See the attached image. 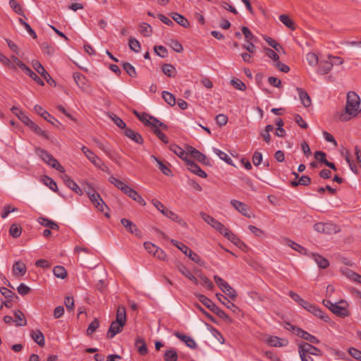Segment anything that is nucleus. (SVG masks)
Segmentation results:
<instances>
[{
    "label": "nucleus",
    "mask_w": 361,
    "mask_h": 361,
    "mask_svg": "<svg viewBox=\"0 0 361 361\" xmlns=\"http://www.w3.org/2000/svg\"><path fill=\"white\" fill-rule=\"evenodd\" d=\"M360 104L359 95L353 91L347 94L345 111L339 114V120L345 122L349 121L351 117H355L358 114Z\"/></svg>",
    "instance_id": "1"
},
{
    "label": "nucleus",
    "mask_w": 361,
    "mask_h": 361,
    "mask_svg": "<svg viewBox=\"0 0 361 361\" xmlns=\"http://www.w3.org/2000/svg\"><path fill=\"white\" fill-rule=\"evenodd\" d=\"M126 322V308L123 305H120L117 308L116 319L112 322L106 334L108 338H112L117 334L122 331Z\"/></svg>",
    "instance_id": "2"
},
{
    "label": "nucleus",
    "mask_w": 361,
    "mask_h": 361,
    "mask_svg": "<svg viewBox=\"0 0 361 361\" xmlns=\"http://www.w3.org/2000/svg\"><path fill=\"white\" fill-rule=\"evenodd\" d=\"M195 296L204 306L209 310L215 313L219 317L223 319L227 322H231V319L228 315L221 309L219 308L209 298L204 295L195 293Z\"/></svg>",
    "instance_id": "3"
},
{
    "label": "nucleus",
    "mask_w": 361,
    "mask_h": 361,
    "mask_svg": "<svg viewBox=\"0 0 361 361\" xmlns=\"http://www.w3.org/2000/svg\"><path fill=\"white\" fill-rule=\"evenodd\" d=\"M152 204L165 216L168 217L173 221L178 223L183 227H187V224L178 215L168 209L161 202L157 200H153Z\"/></svg>",
    "instance_id": "4"
},
{
    "label": "nucleus",
    "mask_w": 361,
    "mask_h": 361,
    "mask_svg": "<svg viewBox=\"0 0 361 361\" xmlns=\"http://www.w3.org/2000/svg\"><path fill=\"white\" fill-rule=\"evenodd\" d=\"M36 153L45 163L51 166L52 168L56 169L61 173L65 172L64 167L61 166L59 161L45 149L37 148Z\"/></svg>",
    "instance_id": "5"
},
{
    "label": "nucleus",
    "mask_w": 361,
    "mask_h": 361,
    "mask_svg": "<svg viewBox=\"0 0 361 361\" xmlns=\"http://www.w3.org/2000/svg\"><path fill=\"white\" fill-rule=\"evenodd\" d=\"M171 243L173 245H175L178 249H179L183 253H184L186 256H188L192 261L195 262L197 264L202 266L204 264V262L202 260L201 257L194 252L190 248L184 245L183 243H179L176 240H171Z\"/></svg>",
    "instance_id": "6"
},
{
    "label": "nucleus",
    "mask_w": 361,
    "mask_h": 361,
    "mask_svg": "<svg viewBox=\"0 0 361 361\" xmlns=\"http://www.w3.org/2000/svg\"><path fill=\"white\" fill-rule=\"evenodd\" d=\"M286 329L288 330L293 331V333H295L298 336L300 337L301 338H303L304 340L307 341L310 343H319V340L317 337L309 334L306 331L299 327L292 325L290 323L286 324Z\"/></svg>",
    "instance_id": "7"
},
{
    "label": "nucleus",
    "mask_w": 361,
    "mask_h": 361,
    "mask_svg": "<svg viewBox=\"0 0 361 361\" xmlns=\"http://www.w3.org/2000/svg\"><path fill=\"white\" fill-rule=\"evenodd\" d=\"M314 229L319 233L327 235L335 234L340 231L338 226L332 223H316L314 225Z\"/></svg>",
    "instance_id": "8"
},
{
    "label": "nucleus",
    "mask_w": 361,
    "mask_h": 361,
    "mask_svg": "<svg viewBox=\"0 0 361 361\" xmlns=\"http://www.w3.org/2000/svg\"><path fill=\"white\" fill-rule=\"evenodd\" d=\"M214 280L220 289L229 298L233 300L236 298V291L226 281L217 275L214 276Z\"/></svg>",
    "instance_id": "9"
},
{
    "label": "nucleus",
    "mask_w": 361,
    "mask_h": 361,
    "mask_svg": "<svg viewBox=\"0 0 361 361\" xmlns=\"http://www.w3.org/2000/svg\"><path fill=\"white\" fill-rule=\"evenodd\" d=\"M301 307L314 314L315 317H319L326 322H329L330 321L329 317L321 309L307 301H306V305H303Z\"/></svg>",
    "instance_id": "10"
},
{
    "label": "nucleus",
    "mask_w": 361,
    "mask_h": 361,
    "mask_svg": "<svg viewBox=\"0 0 361 361\" xmlns=\"http://www.w3.org/2000/svg\"><path fill=\"white\" fill-rule=\"evenodd\" d=\"M348 306L347 302L342 300L338 303L336 302L330 310L338 317L344 318L350 315Z\"/></svg>",
    "instance_id": "11"
},
{
    "label": "nucleus",
    "mask_w": 361,
    "mask_h": 361,
    "mask_svg": "<svg viewBox=\"0 0 361 361\" xmlns=\"http://www.w3.org/2000/svg\"><path fill=\"white\" fill-rule=\"evenodd\" d=\"M81 150L87 158V159L91 161L96 167L101 168V166H105V164L100 159V158L89 148L85 146H82L81 147Z\"/></svg>",
    "instance_id": "12"
},
{
    "label": "nucleus",
    "mask_w": 361,
    "mask_h": 361,
    "mask_svg": "<svg viewBox=\"0 0 361 361\" xmlns=\"http://www.w3.org/2000/svg\"><path fill=\"white\" fill-rule=\"evenodd\" d=\"M73 79L78 87L84 92L89 93L90 92V86L87 83V78L80 73H73Z\"/></svg>",
    "instance_id": "13"
},
{
    "label": "nucleus",
    "mask_w": 361,
    "mask_h": 361,
    "mask_svg": "<svg viewBox=\"0 0 361 361\" xmlns=\"http://www.w3.org/2000/svg\"><path fill=\"white\" fill-rule=\"evenodd\" d=\"M317 73L320 75H326L329 73L333 68L334 63L331 59H320L319 60Z\"/></svg>",
    "instance_id": "14"
},
{
    "label": "nucleus",
    "mask_w": 361,
    "mask_h": 361,
    "mask_svg": "<svg viewBox=\"0 0 361 361\" xmlns=\"http://www.w3.org/2000/svg\"><path fill=\"white\" fill-rule=\"evenodd\" d=\"M88 197L92 204L97 207L100 212H104V208H107V205L105 204L104 200L102 199L100 195L98 192L90 193L88 192Z\"/></svg>",
    "instance_id": "15"
},
{
    "label": "nucleus",
    "mask_w": 361,
    "mask_h": 361,
    "mask_svg": "<svg viewBox=\"0 0 361 361\" xmlns=\"http://www.w3.org/2000/svg\"><path fill=\"white\" fill-rule=\"evenodd\" d=\"M266 343L273 347H283L286 346L288 343V340L285 338H281L275 336H269L266 338Z\"/></svg>",
    "instance_id": "16"
},
{
    "label": "nucleus",
    "mask_w": 361,
    "mask_h": 361,
    "mask_svg": "<svg viewBox=\"0 0 361 361\" xmlns=\"http://www.w3.org/2000/svg\"><path fill=\"white\" fill-rule=\"evenodd\" d=\"M121 224L126 228V230L130 233L137 237H141L142 233L137 228V226L131 221L127 219H122L121 220Z\"/></svg>",
    "instance_id": "17"
},
{
    "label": "nucleus",
    "mask_w": 361,
    "mask_h": 361,
    "mask_svg": "<svg viewBox=\"0 0 361 361\" xmlns=\"http://www.w3.org/2000/svg\"><path fill=\"white\" fill-rule=\"evenodd\" d=\"M34 69L49 84L54 82L48 72L45 70L44 66L37 61L32 62Z\"/></svg>",
    "instance_id": "18"
},
{
    "label": "nucleus",
    "mask_w": 361,
    "mask_h": 361,
    "mask_svg": "<svg viewBox=\"0 0 361 361\" xmlns=\"http://www.w3.org/2000/svg\"><path fill=\"white\" fill-rule=\"evenodd\" d=\"M176 268L186 278L192 281L195 284L197 285L199 281L196 277H195L188 269L181 262H177L176 264Z\"/></svg>",
    "instance_id": "19"
},
{
    "label": "nucleus",
    "mask_w": 361,
    "mask_h": 361,
    "mask_svg": "<svg viewBox=\"0 0 361 361\" xmlns=\"http://www.w3.org/2000/svg\"><path fill=\"white\" fill-rule=\"evenodd\" d=\"M61 178L63 180L66 185H67L70 189H71L73 191H74L76 194H78L79 195H82L83 194L82 189L68 175H66V174L62 175Z\"/></svg>",
    "instance_id": "20"
},
{
    "label": "nucleus",
    "mask_w": 361,
    "mask_h": 361,
    "mask_svg": "<svg viewBox=\"0 0 361 361\" xmlns=\"http://www.w3.org/2000/svg\"><path fill=\"white\" fill-rule=\"evenodd\" d=\"M25 121L27 122V126L29 127V128L34 132L35 134H37L39 136L43 137L46 138L47 140H49V136L48 135L47 133L45 130H43L41 128H39L35 123H34L31 120H27L25 119Z\"/></svg>",
    "instance_id": "21"
},
{
    "label": "nucleus",
    "mask_w": 361,
    "mask_h": 361,
    "mask_svg": "<svg viewBox=\"0 0 361 361\" xmlns=\"http://www.w3.org/2000/svg\"><path fill=\"white\" fill-rule=\"evenodd\" d=\"M123 133L126 137H128L137 144L141 145L143 143V139L141 135L137 132H135V130H132L131 128H126L124 130Z\"/></svg>",
    "instance_id": "22"
},
{
    "label": "nucleus",
    "mask_w": 361,
    "mask_h": 361,
    "mask_svg": "<svg viewBox=\"0 0 361 361\" xmlns=\"http://www.w3.org/2000/svg\"><path fill=\"white\" fill-rule=\"evenodd\" d=\"M231 204L238 212L241 213L243 216L250 217V214H248V207L245 203L236 200H231Z\"/></svg>",
    "instance_id": "23"
},
{
    "label": "nucleus",
    "mask_w": 361,
    "mask_h": 361,
    "mask_svg": "<svg viewBox=\"0 0 361 361\" xmlns=\"http://www.w3.org/2000/svg\"><path fill=\"white\" fill-rule=\"evenodd\" d=\"M186 164H187L188 169L191 172H192L193 173L197 175L198 176H200L201 178H207V173L203 170H202L201 168L196 163H195L192 160L190 159L189 161H188V162Z\"/></svg>",
    "instance_id": "24"
},
{
    "label": "nucleus",
    "mask_w": 361,
    "mask_h": 361,
    "mask_svg": "<svg viewBox=\"0 0 361 361\" xmlns=\"http://www.w3.org/2000/svg\"><path fill=\"white\" fill-rule=\"evenodd\" d=\"M174 336H176L180 341H183L189 348L192 349H195L197 348V343L192 338L178 331L174 333Z\"/></svg>",
    "instance_id": "25"
},
{
    "label": "nucleus",
    "mask_w": 361,
    "mask_h": 361,
    "mask_svg": "<svg viewBox=\"0 0 361 361\" xmlns=\"http://www.w3.org/2000/svg\"><path fill=\"white\" fill-rule=\"evenodd\" d=\"M169 149L173 152L177 156H178L181 159L184 160L186 163L188 159V152H186L183 149L176 144H172L170 145Z\"/></svg>",
    "instance_id": "26"
},
{
    "label": "nucleus",
    "mask_w": 361,
    "mask_h": 361,
    "mask_svg": "<svg viewBox=\"0 0 361 361\" xmlns=\"http://www.w3.org/2000/svg\"><path fill=\"white\" fill-rule=\"evenodd\" d=\"M200 217L209 225L212 226L214 229H217L220 226L221 222L214 219L210 215L206 214L204 212H200Z\"/></svg>",
    "instance_id": "27"
},
{
    "label": "nucleus",
    "mask_w": 361,
    "mask_h": 361,
    "mask_svg": "<svg viewBox=\"0 0 361 361\" xmlns=\"http://www.w3.org/2000/svg\"><path fill=\"white\" fill-rule=\"evenodd\" d=\"M124 194L127 195L129 197L138 202L140 204L144 206L146 204L145 200L133 188L128 187L126 192Z\"/></svg>",
    "instance_id": "28"
},
{
    "label": "nucleus",
    "mask_w": 361,
    "mask_h": 361,
    "mask_svg": "<svg viewBox=\"0 0 361 361\" xmlns=\"http://www.w3.org/2000/svg\"><path fill=\"white\" fill-rule=\"evenodd\" d=\"M297 91L298 92V95L301 102L305 107H308L311 105L312 102L310 97L307 94V92L300 87H297Z\"/></svg>",
    "instance_id": "29"
},
{
    "label": "nucleus",
    "mask_w": 361,
    "mask_h": 361,
    "mask_svg": "<svg viewBox=\"0 0 361 361\" xmlns=\"http://www.w3.org/2000/svg\"><path fill=\"white\" fill-rule=\"evenodd\" d=\"M35 111L40 115L44 119L47 121L48 122L53 123V120H55L54 118L46 110H44L41 106L35 105L34 106Z\"/></svg>",
    "instance_id": "30"
},
{
    "label": "nucleus",
    "mask_w": 361,
    "mask_h": 361,
    "mask_svg": "<svg viewBox=\"0 0 361 361\" xmlns=\"http://www.w3.org/2000/svg\"><path fill=\"white\" fill-rule=\"evenodd\" d=\"M311 255L319 268L326 269L329 266L328 259L316 253H312Z\"/></svg>",
    "instance_id": "31"
},
{
    "label": "nucleus",
    "mask_w": 361,
    "mask_h": 361,
    "mask_svg": "<svg viewBox=\"0 0 361 361\" xmlns=\"http://www.w3.org/2000/svg\"><path fill=\"white\" fill-rule=\"evenodd\" d=\"M30 336L35 342L37 343L39 346L42 347L44 345V336L40 330H32L30 333Z\"/></svg>",
    "instance_id": "32"
},
{
    "label": "nucleus",
    "mask_w": 361,
    "mask_h": 361,
    "mask_svg": "<svg viewBox=\"0 0 361 361\" xmlns=\"http://www.w3.org/2000/svg\"><path fill=\"white\" fill-rule=\"evenodd\" d=\"M171 16L174 21L183 27H188L190 26L188 20L183 16L178 13H172Z\"/></svg>",
    "instance_id": "33"
},
{
    "label": "nucleus",
    "mask_w": 361,
    "mask_h": 361,
    "mask_svg": "<svg viewBox=\"0 0 361 361\" xmlns=\"http://www.w3.org/2000/svg\"><path fill=\"white\" fill-rule=\"evenodd\" d=\"M13 272L15 275L23 276L26 272V266L25 264L20 262H16L13 267Z\"/></svg>",
    "instance_id": "34"
},
{
    "label": "nucleus",
    "mask_w": 361,
    "mask_h": 361,
    "mask_svg": "<svg viewBox=\"0 0 361 361\" xmlns=\"http://www.w3.org/2000/svg\"><path fill=\"white\" fill-rule=\"evenodd\" d=\"M109 181L114 185L117 188L120 189L123 193L126 192L128 185H126L123 181L117 179L113 176L109 178Z\"/></svg>",
    "instance_id": "35"
},
{
    "label": "nucleus",
    "mask_w": 361,
    "mask_h": 361,
    "mask_svg": "<svg viewBox=\"0 0 361 361\" xmlns=\"http://www.w3.org/2000/svg\"><path fill=\"white\" fill-rule=\"evenodd\" d=\"M37 221L41 225H42L45 227H48L52 230H58L59 228V226H58V224L56 223H55L47 218H44V217H39L37 219Z\"/></svg>",
    "instance_id": "36"
},
{
    "label": "nucleus",
    "mask_w": 361,
    "mask_h": 361,
    "mask_svg": "<svg viewBox=\"0 0 361 361\" xmlns=\"http://www.w3.org/2000/svg\"><path fill=\"white\" fill-rule=\"evenodd\" d=\"M135 345L140 355H144L147 353V345L143 338L137 337L135 340Z\"/></svg>",
    "instance_id": "37"
},
{
    "label": "nucleus",
    "mask_w": 361,
    "mask_h": 361,
    "mask_svg": "<svg viewBox=\"0 0 361 361\" xmlns=\"http://www.w3.org/2000/svg\"><path fill=\"white\" fill-rule=\"evenodd\" d=\"M145 125L146 126H151L152 127L155 128H158V127L164 129V130H166L168 128L167 126L162 123L161 121H160L159 120H158L157 118L153 117V116H149V121H147V123H145Z\"/></svg>",
    "instance_id": "38"
},
{
    "label": "nucleus",
    "mask_w": 361,
    "mask_h": 361,
    "mask_svg": "<svg viewBox=\"0 0 361 361\" xmlns=\"http://www.w3.org/2000/svg\"><path fill=\"white\" fill-rule=\"evenodd\" d=\"M343 274L350 280L361 283V276L357 273L348 269H345L342 271Z\"/></svg>",
    "instance_id": "39"
},
{
    "label": "nucleus",
    "mask_w": 361,
    "mask_h": 361,
    "mask_svg": "<svg viewBox=\"0 0 361 361\" xmlns=\"http://www.w3.org/2000/svg\"><path fill=\"white\" fill-rule=\"evenodd\" d=\"M15 320L18 326H25L27 325V320L24 314L20 310H16L14 312Z\"/></svg>",
    "instance_id": "40"
},
{
    "label": "nucleus",
    "mask_w": 361,
    "mask_h": 361,
    "mask_svg": "<svg viewBox=\"0 0 361 361\" xmlns=\"http://www.w3.org/2000/svg\"><path fill=\"white\" fill-rule=\"evenodd\" d=\"M162 72L166 75L168 77L174 78L176 75V68L169 63L164 64L161 67Z\"/></svg>",
    "instance_id": "41"
},
{
    "label": "nucleus",
    "mask_w": 361,
    "mask_h": 361,
    "mask_svg": "<svg viewBox=\"0 0 361 361\" xmlns=\"http://www.w3.org/2000/svg\"><path fill=\"white\" fill-rule=\"evenodd\" d=\"M216 297L217 299L224 305H226L228 309L235 311V309L237 308L235 305L231 301H229L226 297H224L221 293H216Z\"/></svg>",
    "instance_id": "42"
},
{
    "label": "nucleus",
    "mask_w": 361,
    "mask_h": 361,
    "mask_svg": "<svg viewBox=\"0 0 361 361\" xmlns=\"http://www.w3.org/2000/svg\"><path fill=\"white\" fill-rule=\"evenodd\" d=\"M93 141L101 150H102L106 154H107L108 157H109L110 158L113 157V153L108 145L100 142L99 140L96 138L93 139Z\"/></svg>",
    "instance_id": "43"
},
{
    "label": "nucleus",
    "mask_w": 361,
    "mask_h": 361,
    "mask_svg": "<svg viewBox=\"0 0 361 361\" xmlns=\"http://www.w3.org/2000/svg\"><path fill=\"white\" fill-rule=\"evenodd\" d=\"M93 141L101 150H102L106 154H107L108 157H109L110 158L113 157V153L108 145L100 142L99 140L96 138L93 139Z\"/></svg>",
    "instance_id": "44"
},
{
    "label": "nucleus",
    "mask_w": 361,
    "mask_h": 361,
    "mask_svg": "<svg viewBox=\"0 0 361 361\" xmlns=\"http://www.w3.org/2000/svg\"><path fill=\"white\" fill-rule=\"evenodd\" d=\"M151 158L157 163V164L159 166V169L164 174H165L166 176L171 175L172 173H171V171L170 170V169L167 166H166L161 161H160L159 159H157L154 155H152Z\"/></svg>",
    "instance_id": "45"
},
{
    "label": "nucleus",
    "mask_w": 361,
    "mask_h": 361,
    "mask_svg": "<svg viewBox=\"0 0 361 361\" xmlns=\"http://www.w3.org/2000/svg\"><path fill=\"white\" fill-rule=\"evenodd\" d=\"M198 277L200 279V284L205 287L207 289L212 290L214 288V285L212 281H210L206 276L200 274Z\"/></svg>",
    "instance_id": "46"
},
{
    "label": "nucleus",
    "mask_w": 361,
    "mask_h": 361,
    "mask_svg": "<svg viewBox=\"0 0 361 361\" xmlns=\"http://www.w3.org/2000/svg\"><path fill=\"white\" fill-rule=\"evenodd\" d=\"M312 347V345H311L309 343L302 342L298 345V353L300 355H303L304 357L305 355L310 354V351Z\"/></svg>",
    "instance_id": "47"
},
{
    "label": "nucleus",
    "mask_w": 361,
    "mask_h": 361,
    "mask_svg": "<svg viewBox=\"0 0 361 361\" xmlns=\"http://www.w3.org/2000/svg\"><path fill=\"white\" fill-rule=\"evenodd\" d=\"M53 273L56 277L61 279L67 276V271L63 266H55L53 269Z\"/></svg>",
    "instance_id": "48"
},
{
    "label": "nucleus",
    "mask_w": 361,
    "mask_h": 361,
    "mask_svg": "<svg viewBox=\"0 0 361 361\" xmlns=\"http://www.w3.org/2000/svg\"><path fill=\"white\" fill-rule=\"evenodd\" d=\"M22 233V228L21 226L18 224H11L10 228H9V234L13 238H18Z\"/></svg>",
    "instance_id": "49"
},
{
    "label": "nucleus",
    "mask_w": 361,
    "mask_h": 361,
    "mask_svg": "<svg viewBox=\"0 0 361 361\" xmlns=\"http://www.w3.org/2000/svg\"><path fill=\"white\" fill-rule=\"evenodd\" d=\"M25 73L29 75L33 80H35L38 85L43 86L44 85L43 80L29 67H26L23 71Z\"/></svg>",
    "instance_id": "50"
},
{
    "label": "nucleus",
    "mask_w": 361,
    "mask_h": 361,
    "mask_svg": "<svg viewBox=\"0 0 361 361\" xmlns=\"http://www.w3.org/2000/svg\"><path fill=\"white\" fill-rule=\"evenodd\" d=\"M164 361H177V352L173 348L166 350L164 354Z\"/></svg>",
    "instance_id": "51"
},
{
    "label": "nucleus",
    "mask_w": 361,
    "mask_h": 361,
    "mask_svg": "<svg viewBox=\"0 0 361 361\" xmlns=\"http://www.w3.org/2000/svg\"><path fill=\"white\" fill-rule=\"evenodd\" d=\"M228 239L243 250H245L247 248V245L243 241H241L234 233L230 235V237Z\"/></svg>",
    "instance_id": "52"
},
{
    "label": "nucleus",
    "mask_w": 361,
    "mask_h": 361,
    "mask_svg": "<svg viewBox=\"0 0 361 361\" xmlns=\"http://www.w3.org/2000/svg\"><path fill=\"white\" fill-rule=\"evenodd\" d=\"M279 20L288 28L291 29L292 30H295L293 21L287 15H281L279 16Z\"/></svg>",
    "instance_id": "53"
},
{
    "label": "nucleus",
    "mask_w": 361,
    "mask_h": 361,
    "mask_svg": "<svg viewBox=\"0 0 361 361\" xmlns=\"http://www.w3.org/2000/svg\"><path fill=\"white\" fill-rule=\"evenodd\" d=\"M11 111L13 114H15L18 118L25 124L27 125V122L25 121V118L27 120H30L27 116H26L21 110H20L16 106H13L11 108Z\"/></svg>",
    "instance_id": "54"
},
{
    "label": "nucleus",
    "mask_w": 361,
    "mask_h": 361,
    "mask_svg": "<svg viewBox=\"0 0 361 361\" xmlns=\"http://www.w3.org/2000/svg\"><path fill=\"white\" fill-rule=\"evenodd\" d=\"M162 97L164 99V101L170 106L175 105L176 98L173 94L167 91H164L162 92Z\"/></svg>",
    "instance_id": "55"
},
{
    "label": "nucleus",
    "mask_w": 361,
    "mask_h": 361,
    "mask_svg": "<svg viewBox=\"0 0 361 361\" xmlns=\"http://www.w3.org/2000/svg\"><path fill=\"white\" fill-rule=\"evenodd\" d=\"M213 151L221 159L224 160L228 164H232V159L228 157V155L226 153L216 148H214Z\"/></svg>",
    "instance_id": "56"
},
{
    "label": "nucleus",
    "mask_w": 361,
    "mask_h": 361,
    "mask_svg": "<svg viewBox=\"0 0 361 361\" xmlns=\"http://www.w3.org/2000/svg\"><path fill=\"white\" fill-rule=\"evenodd\" d=\"M44 183L54 192H57L58 187L56 183L50 177L45 176L43 178Z\"/></svg>",
    "instance_id": "57"
},
{
    "label": "nucleus",
    "mask_w": 361,
    "mask_h": 361,
    "mask_svg": "<svg viewBox=\"0 0 361 361\" xmlns=\"http://www.w3.org/2000/svg\"><path fill=\"white\" fill-rule=\"evenodd\" d=\"M128 45H129L130 49L132 51H133L136 53L140 52L141 46H140V42L135 38L130 37L129 39Z\"/></svg>",
    "instance_id": "58"
},
{
    "label": "nucleus",
    "mask_w": 361,
    "mask_h": 361,
    "mask_svg": "<svg viewBox=\"0 0 361 361\" xmlns=\"http://www.w3.org/2000/svg\"><path fill=\"white\" fill-rule=\"evenodd\" d=\"M192 157H194L197 161H198L199 162H200L203 164H205V165L209 164V161L208 159L206 157V156L204 154L201 153L199 150L194 152Z\"/></svg>",
    "instance_id": "59"
},
{
    "label": "nucleus",
    "mask_w": 361,
    "mask_h": 361,
    "mask_svg": "<svg viewBox=\"0 0 361 361\" xmlns=\"http://www.w3.org/2000/svg\"><path fill=\"white\" fill-rule=\"evenodd\" d=\"M306 60L311 66H315L319 63L318 56L313 52H309L307 54Z\"/></svg>",
    "instance_id": "60"
},
{
    "label": "nucleus",
    "mask_w": 361,
    "mask_h": 361,
    "mask_svg": "<svg viewBox=\"0 0 361 361\" xmlns=\"http://www.w3.org/2000/svg\"><path fill=\"white\" fill-rule=\"evenodd\" d=\"M140 32L144 36H150L152 32V27L147 23H142L140 25Z\"/></svg>",
    "instance_id": "61"
},
{
    "label": "nucleus",
    "mask_w": 361,
    "mask_h": 361,
    "mask_svg": "<svg viewBox=\"0 0 361 361\" xmlns=\"http://www.w3.org/2000/svg\"><path fill=\"white\" fill-rule=\"evenodd\" d=\"M9 5L16 13H18L20 16H23V17H25L21 6L19 4H18L16 1L10 0Z\"/></svg>",
    "instance_id": "62"
},
{
    "label": "nucleus",
    "mask_w": 361,
    "mask_h": 361,
    "mask_svg": "<svg viewBox=\"0 0 361 361\" xmlns=\"http://www.w3.org/2000/svg\"><path fill=\"white\" fill-rule=\"evenodd\" d=\"M123 68L125 70V71L129 75V76L132 78L136 77L137 73L135 68L130 63L127 62L123 63Z\"/></svg>",
    "instance_id": "63"
},
{
    "label": "nucleus",
    "mask_w": 361,
    "mask_h": 361,
    "mask_svg": "<svg viewBox=\"0 0 361 361\" xmlns=\"http://www.w3.org/2000/svg\"><path fill=\"white\" fill-rule=\"evenodd\" d=\"M40 47L44 54L49 56L53 55L55 51L54 47L49 45L47 42H42Z\"/></svg>",
    "instance_id": "64"
}]
</instances>
